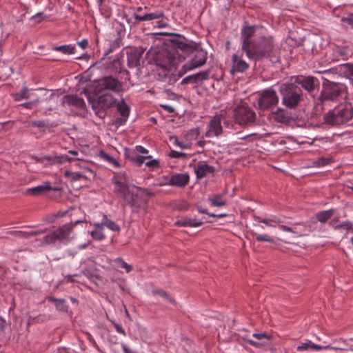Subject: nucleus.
Returning a JSON list of instances; mask_svg holds the SVG:
<instances>
[{"label":"nucleus","instance_id":"obj_34","mask_svg":"<svg viewBox=\"0 0 353 353\" xmlns=\"http://www.w3.org/2000/svg\"><path fill=\"white\" fill-rule=\"evenodd\" d=\"M269 40L271 43H272V47L273 46L272 45V39L271 38H265V37H263V38H261L259 41H257L256 43H252L251 46H250V48L252 50H253L254 48H259L261 50H265V41Z\"/></svg>","mask_w":353,"mask_h":353},{"label":"nucleus","instance_id":"obj_52","mask_svg":"<svg viewBox=\"0 0 353 353\" xmlns=\"http://www.w3.org/2000/svg\"><path fill=\"white\" fill-rule=\"evenodd\" d=\"M174 145L179 146V148H182V149H188L190 148V145L188 143H182V142H180L177 138H174Z\"/></svg>","mask_w":353,"mask_h":353},{"label":"nucleus","instance_id":"obj_33","mask_svg":"<svg viewBox=\"0 0 353 353\" xmlns=\"http://www.w3.org/2000/svg\"><path fill=\"white\" fill-rule=\"evenodd\" d=\"M99 157L103 159L104 161L108 162L112 164L113 166L116 168H119L120 166L119 162L112 156L109 155L104 151H101L99 152Z\"/></svg>","mask_w":353,"mask_h":353},{"label":"nucleus","instance_id":"obj_42","mask_svg":"<svg viewBox=\"0 0 353 353\" xmlns=\"http://www.w3.org/2000/svg\"><path fill=\"white\" fill-rule=\"evenodd\" d=\"M146 14L148 21L159 19L164 16V13L162 11H157L155 12L148 13Z\"/></svg>","mask_w":353,"mask_h":353},{"label":"nucleus","instance_id":"obj_31","mask_svg":"<svg viewBox=\"0 0 353 353\" xmlns=\"http://www.w3.org/2000/svg\"><path fill=\"white\" fill-rule=\"evenodd\" d=\"M117 110L121 114V115L123 117V120L125 121L129 115V107L124 103L123 101H121L119 102L117 104Z\"/></svg>","mask_w":353,"mask_h":353},{"label":"nucleus","instance_id":"obj_28","mask_svg":"<svg viewBox=\"0 0 353 353\" xmlns=\"http://www.w3.org/2000/svg\"><path fill=\"white\" fill-rule=\"evenodd\" d=\"M44 230H34V231H14L13 233L18 237L28 239L30 236H36L44 233Z\"/></svg>","mask_w":353,"mask_h":353},{"label":"nucleus","instance_id":"obj_10","mask_svg":"<svg viewBox=\"0 0 353 353\" xmlns=\"http://www.w3.org/2000/svg\"><path fill=\"white\" fill-rule=\"evenodd\" d=\"M291 82L294 83L297 86L298 85H301L303 88L307 90L309 92L313 91L315 88L316 84H318V81L313 77H296L294 79H291Z\"/></svg>","mask_w":353,"mask_h":353},{"label":"nucleus","instance_id":"obj_37","mask_svg":"<svg viewBox=\"0 0 353 353\" xmlns=\"http://www.w3.org/2000/svg\"><path fill=\"white\" fill-rule=\"evenodd\" d=\"M332 213H333L332 210L320 212L319 213H318L316 214V219L320 222L324 223L331 217V216L332 215Z\"/></svg>","mask_w":353,"mask_h":353},{"label":"nucleus","instance_id":"obj_32","mask_svg":"<svg viewBox=\"0 0 353 353\" xmlns=\"http://www.w3.org/2000/svg\"><path fill=\"white\" fill-rule=\"evenodd\" d=\"M30 90L27 87H23V89L17 93L13 94L15 101H19L23 99H27L30 97Z\"/></svg>","mask_w":353,"mask_h":353},{"label":"nucleus","instance_id":"obj_11","mask_svg":"<svg viewBox=\"0 0 353 353\" xmlns=\"http://www.w3.org/2000/svg\"><path fill=\"white\" fill-rule=\"evenodd\" d=\"M223 132L221 121L219 117H215L209 122L208 130L205 133V137H217Z\"/></svg>","mask_w":353,"mask_h":353},{"label":"nucleus","instance_id":"obj_25","mask_svg":"<svg viewBox=\"0 0 353 353\" xmlns=\"http://www.w3.org/2000/svg\"><path fill=\"white\" fill-rule=\"evenodd\" d=\"M274 118L278 122L286 123L288 121L289 116L286 112L282 108H278L276 111L273 112Z\"/></svg>","mask_w":353,"mask_h":353},{"label":"nucleus","instance_id":"obj_12","mask_svg":"<svg viewBox=\"0 0 353 353\" xmlns=\"http://www.w3.org/2000/svg\"><path fill=\"white\" fill-rule=\"evenodd\" d=\"M339 93L340 88L338 85H330L324 88L321 96L319 97V100L322 102L328 100L334 101L339 95Z\"/></svg>","mask_w":353,"mask_h":353},{"label":"nucleus","instance_id":"obj_57","mask_svg":"<svg viewBox=\"0 0 353 353\" xmlns=\"http://www.w3.org/2000/svg\"><path fill=\"white\" fill-rule=\"evenodd\" d=\"M344 21L347 22L350 26L353 28V14H350L347 17L343 19Z\"/></svg>","mask_w":353,"mask_h":353},{"label":"nucleus","instance_id":"obj_9","mask_svg":"<svg viewBox=\"0 0 353 353\" xmlns=\"http://www.w3.org/2000/svg\"><path fill=\"white\" fill-rule=\"evenodd\" d=\"M234 119L240 125H245L254 122L256 114L249 107L241 105L234 110Z\"/></svg>","mask_w":353,"mask_h":353},{"label":"nucleus","instance_id":"obj_20","mask_svg":"<svg viewBox=\"0 0 353 353\" xmlns=\"http://www.w3.org/2000/svg\"><path fill=\"white\" fill-rule=\"evenodd\" d=\"M51 190H52L51 183L49 181H46L43 183L41 185L28 189L26 192L27 193L32 194L34 196H38Z\"/></svg>","mask_w":353,"mask_h":353},{"label":"nucleus","instance_id":"obj_21","mask_svg":"<svg viewBox=\"0 0 353 353\" xmlns=\"http://www.w3.org/2000/svg\"><path fill=\"white\" fill-rule=\"evenodd\" d=\"M252 336L261 342L253 341L252 339L248 340V343L254 347H260L262 345H268V341H270L271 336L265 333H254Z\"/></svg>","mask_w":353,"mask_h":353},{"label":"nucleus","instance_id":"obj_23","mask_svg":"<svg viewBox=\"0 0 353 353\" xmlns=\"http://www.w3.org/2000/svg\"><path fill=\"white\" fill-rule=\"evenodd\" d=\"M259 221L269 227H275L276 224H280L284 222L282 217L274 215H272L268 218L260 219Z\"/></svg>","mask_w":353,"mask_h":353},{"label":"nucleus","instance_id":"obj_1","mask_svg":"<svg viewBox=\"0 0 353 353\" xmlns=\"http://www.w3.org/2000/svg\"><path fill=\"white\" fill-rule=\"evenodd\" d=\"M192 49V46L188 44L184 38H177L173 40V47L171 49L161 52L156 56L155 64L165 74L171 72L185 60V57L181 54V52H190Z\"/></svg>","mask_w":353,"mask_h":353},{"label":"nucleus","instance_id":"obj_26","mask_svg":"<svg viewBox=\"0 0 353 353\" xmlns=\"http://www.w3.org/2000/svg\"><path fill=\"white\" fill-rule=\"evenodd\" d=\"M101 223L102 224L103 227L105 226L109 230L114 231V232H117V231H119V230H120L119 225H117L115 222L109 219L106 215L103 216V219L101 220Z\"/></svg>","mask_w":353,"mask_h":353},{"label":"nucleus","instance_id":"obj_53","mask_svg":"<svg viewBox=\"0 0 353 353\" xmlns=\"http://www.w3.org/2000/svg\"><path fill=\"white\" fill-rule=\"evenodd\" d=\"M39 103V100H34L33 101H30L27 103H24L20 105V106H23L27 109L32 108L34 105H37Z\"/></svg>","mask_w":353,"mask_h":353},{"label":"nucleus","instance_id":"obj_14","mask_svg":"<svg viewBox=\"0 0 353 353\" xmlns=\"http://www.w3.org/2000/svg\"><path fill=\"white\" fill-rule=\"evenodd\" d=\"M189 181L188 174H176L170 177L168 181L160 185H169L176 187H184Z\"/></svg>","mask_w":353,"mask_h":353},{"label":"nucleus","instance_id":"obj_54","mask_svg":"<svg viewBox=\"0 0 353 353\" xmlns=\"http://www.w3.org/2000/svg\"><path fill=\"white\" fill-rule=\"evenodd\" d=\"M113 324L116 331L118 333L121 334L123 335H125V332L120 324H118L116 322H113Z\"/></svg>","mask_w":353,"mask_h":353},{"label":"nucleus","instance_id":"obj_61","mask_svg":"<svg viewBox=\"0 0 353 353\" xmlns=\"http://www.w3.org/2000/svg\"><path fill=\"white\" fill-rule=\"evenodd\" d=\"M123 353H137L136 352L129 349L125 345H122Z\"/></svg>","mask_w":353,"mask_h":353},{"label":"nucleus","instance_id":"obj_5","mask_svg":"<svg viewBox=\"0 0 353 353\" xmlns=\"http://www.w3.org/2000/svg\"><path fill=\"white\" fill-rule=\"evenodd\" d=\"M280 92L283 104L290 109L297 106L302 99L301 90L292 82L282 84Z\"/></svg>","mask_w":353,"mask_h":353},{"label":"nucleus","instance_id":"obj_36","mask_svg":"<svg viewBox=\"0 0 353 353\" xmlns=\"http://www.w3.org/2000/svg\"><path fill=\"white\" fill-rule=\"evenodd\" d=\"M48 301L54 303L57 310L60 311H65L67 306L63 299H57L53 297H49Z\"/></svg>","mask_w":353,"mask_h":353},{"label":"nucleus","instance_id":"obj_47","mask_svg":"<svg viewBox=\"0 0 353 353\" xmlns=\"http://www.w3.org/2000/svg\"><path fill=\"white\" fill-rule=\"evenodd\" d=\"M149 160L145 161V165L149 168H157L159 166V161L156 159H148Z\"/></svg>","mask_w":353,"mask_h":353},{"label":"nucleus","instance_id":"obj_27","mask_svg":"<svg viewBox=\"0 0 353 353\" xmlns=\"http://www.w3.org/2000/svg\"><path fill=\"white\" fill-rule=\"evenodd\" d=\"M210 204L213 207H221L226 204V201L223 199L222 194H215L209 198Z\"/></svg>","mask_w":353,"mask_h":353},{"label":"nucleus","instance_id":"obj_51","mask_svg":"<svg viewBox=\"0 0 353 353\" xmlns=\"http://www.w3.org/2000/svg\"><path fill=\"white\" fill-rule=\"evenodd\" d=\"M338 227L346 230H350L352 229L353 225L350 221H347L341 223Z\"/></svg>","mask_w":353,"mask_h":353},{"label":"nucleus","instance_id":"obj_3","mask_svg":"<svg viewBox=\"0 0 353 353\" xmlns=\"http://www.w3.org/2000/svg\"><path fill=\"white\" fill-rule=\"evenodd\" d=\"M257 29H259V27L254 26H245L241 30V48L249 59H259L269 56L272 51V43L269 40L265 41L264 50H261L259 48H254L253 50L250 48L252 43L250 39L254 34Z\"/></svg>","mask_w":353,"mask_h":353},{"label":"nucleus","instance_id":"obj_49","mask_svg":"<svg viewBox=\"0 0 353 353\" xmlns=\"http://www.w3.org/2000/svg\"><path fill=\"white\" fill-rule=\"evenodd\" d=\"M190 83H197L196 79H194V74L185 77L181 81L182 84H188Z\"/></svg>","mask_w":353,"mask_h":353},{"label":"nucleus","instance_id":"obj_50","mask_svg":"<svg viewBox=\"0 0 353 353\" xmlns=\"http://www.w3.org/2000/svg\"><path fill=\"white\" fill-rule=\"evenodd\" d=\"M311 341H307V342L303 343L301 345L297 346L296 350L298 351H303L310 348Z\"/></svg>","mask_w":353,"mask_h":353},{"label":"nucleus","instance_id":"obj_13","mask_svg":"<svg viewBox=\"0 0 353 353\" xmlns=\"http://www.w3.org/2000/svg\"><path fill=\"white\" fill-rule=\"evenodd\" d=\"M32 158L34 159L37 163H43L44 160H47L49 163L52 165L63 164L70 161V158H69V155L67 154L43 157L42 158H39L38 157H32Z\"/></svg>","mask_w":353,"mask_h":353},{"label":"nucleus","instance_id":"obj_63","mask_svg":"<svg viewBox=\"0 0 353 353\" xmlns=\"http://www.w3.org/2000/svg\"><path fill=\"white\" fill-rule=\"evenodd\" d=\"M208 216H212V217H224V216H226L227 214H208Z\"/></svg>","mask_w":353,"mask_h":353},{"label":"nucleus","instance_id":"obj_18","mask_svg":"<svg viewBox=\"0 0 353 353\" xmlns=\"http://www.w3.org/2000/svg\"><path fill=\"white\" fill-rule=\"evenodd\" d=\"M194 171L196 177L201 179L205 176L208 173H212L214 172V168L205 161H201L195 166Z\"/></svg>","mask_w":353,"mask_h":353},{"label":"nucleus","instance_id":"obj_17","mask_svg":"<svg viewBox=\"0 0 353 353\" xmlns=\"http://www.w3.org/2000/svg\"><path fill=\"white\" fill-rule=\"evenodd\" d=\"M248 63L242 59L241 57L236 54H233L232 72H243L248 68Z\"/></svg>","mask_w":353,"mask_h":353},{"label":"nucleus","instance_id":"obj_41","mask_svg":"<svg viewBox=\"0 0 353 353\" xmlns=\"http://www.w3.org/2000/svg\"><path fill=\"white\" fill-rule=\"evenodd\" d=\"M152 293L154 294V295H159L161 297H163L164 299L168 301L169 302L173 303L174 302V301L170 298L167 294L165 292H164L163 290H153L152 291Z\"/></svg>","mask_w":353,"mask_h":353},{"label":"nucleus","instance_id":"obj_40","mask_svg":"<svg viewBox=\"0 0 353 353\" xmlns=\"http://www.w3.org/2000/svg\"><path fill=\"white\" fill-rule=\"evenodd\" d=\"M331 160L328 158H319L312 163L314 167H323L330 164Z\"/></svg>","mask_w":353,"mask_h":353},{"label":"nucleus","instance_id":"obj_56","mask_svg":"<svg viewBox=\"0 0 353 353\" xmlns=\"http://www.w3.org/2000/svg\"><path fill=\"white\" fill-rule=\"evenodd\" d=\"M135 151L138 153L147 154L148 150L141 145H137L135 147Z\"/></svg>","mask_w":353,"mask_h":353},{"label":"nucleus","instance_id":"obj_6","mask_svg":"<svg viewBox=\"0 0 353 353\" xmlns=\"http://www.w3.org/2000/svg\"><path fill=\"white\" fill-rule=\"evenodd\" d=\"M189 45L192 46V51L190 52H182L181 54L185 57V59L187 57L188 54H194L193 57L185 64H184L182 68L179 71V77H182L185 73L189 71H191L195 68L201 67L203 65L207 60V52L202 49H196L195 45L192 43H188Z\"/></svg>","mask_w":353,"mask_h":353},{"label":"nucleus","instance_id":"obj_44","mask_svg":"<svg viewBox=\"0 0 353 353\" xmlns=\"http://www.w3.org/2000/svg\"><path fill=\"white\" fill-rule=\"evenodd\" d=\"M194 79H196V81L198 82L199 81L207 79L209 76V72L208 71L199 72L196 74H194Z\"/></svg>","mask_w":353,"mask_h":353},{"label":"nucleus","instance_id":"obj_62","mask_svg":"<svg viewBox=\"0 0 353 353\" xmlns=\"http://www.w3.org/2000/svg\"><path fill=\"white\" fill-rule=\"evenodd\" d=\"M331 349L334 350H344V348L342 347H332L330 345L325 346V350Z\"/></svg>","mask_w":353,"mask_h":353},{"label":"nucleus","instance_id":"obj_22","mask_svg":"<svg viewBox=\"0 0 353 353\" xmlns=\"http://www.w3.org/2000/svg\"><path fill=\"white\" fill-rule=\"evenodd\" d=\"M94 229L90 232L92 238L97 241L103 240L105 238L102 224L97 223L94 224Z\"/></svg>","mask_w":353,"mask_h":353},{"label":"nucleus","instance_id":"obj_39","mask_svg":"<svg viewBox=\"0 0 353 353\" xmlns=\"http://www.w3.org/2000/svg\"><path fill=\"white\" fill-rule=\"evenodd\" d=\"M116 263H118L121 268L125 270L127 273L132 270V266L125 263L121 258H117L114 260Z\"/></svg>","mask_w":353,"mask_h":353},{"label":"nucleus","instance_id":"obj_46","mask_svg":"<svg viewBox=\"0 0 353 353\" xmlns=\"http://www.w3.org/2000/svg\"><path fill=\"white\" fill-rule=\"evenodd\" d=\"M169 156L171 158L179 159V158H182V157H185L186 154L185 153L177 152L175 150H171Z\"/></svg>","mask_w":353,"mask_h":353},{"label":"nucleus","instance_id":"obj_43","mask_svg":"<svg viewBox=\"0 0 353 353\" xmlns=\"http://www.w3.org/2000/svg\"><path fill=\"white\" fill-rule=\"evenodd\" d=\"M146 159H151V156H136L132 159V161H134L138 166H141L142 164L145 163V160Z\"/></svg>","mask_w":353,"mask_h":353},{"label":"nucleus","instance_id":"obj_48","mask_svg":"<svg viewBox=\"0 0 353 353\" xmlns=\"http://www.w3.org/2000/svg\"><path fill=\"white\" fill-rule=\"evenodd\" d=\"M45 18L46 17L43 16V14L42 12H38L35 15L32 16L31 19L34 21L36 23H38Z\"/></svg>","mask_w":353,"mask_h":353},{"label":"nucleus","instance_id":"obj_4","mask_svg":"<svg viewBox=\"0 0 353 353\" xmlns=\"http://www.w3.org/2000/svg\"><path fill=\"white\" fill-rule=\"evenodd\" d=\"M353 118V107L350 103L339 105L329 111L324 117L325 122L331 125H341L347 123Z\"/></svg>","mask_w":353,"mask_h":353},{"label":"nucleus","instance_id":"obj_16","mask_svg":"<svg viewBox=\"0 0 353 353\" xmlns=\"http://www.w3.org/2000/svg\"><path fill=\"white\" fill-rule=\"evenodd\" d=\"M114 190L115 192L120 194V196L128 203H130V199L132 198L128 187L125 183L121 181H116L114 182Z\"/></svg>","mask_w":353,"mask_h":353},{"label":"nucleus","instance_id":"obj_2","mask_svg":"<svg viewBox=\"0 0 353 353\" xmlns=\"http://www.w3.org/2000/svg\"><path fill=\"white\" fill-rule=\"evenodd\" d=\"M122 90V84L112 77H105L99 79L94 85V92L99 103L104 107L114 104L113 94L119 93Z\"/></svg>","mask_w":353,"mask_h":353},{"label":"nucleus","instance_id":"obj_38","mask_svg":"<svg viewBox=\"0 0 353 353\" xmlns=\"http://www.w3.org/2000/svg\"><path fill=\"white\" fill-rule=\"evenodd\" d=\"M69 155V158H70V161H83V157L82 154H79V152L74 150H71L68 152V154Z\"/></svg>","mask_w":353,"mask_h":353},{"label":"nucleus","instance_id":"obj_64","mask_svg":"<svg viewBox=\"0 0 353 353\" xmlns=\"http://www.w3.org/2000/svg\"><path fill=\"white\" fill-rule=\"evenodd\" d=\"M6 324V321L0 317V331L3 330Z\"/></svg>","mask_w":353,"mask_h":353},{"label":"nucleus","instance_id":"obj_45","mask_svg":"<svg viewBox=\"0 0 353 353\" xmlns=\"http://www.w3.org/2000/svg\"><path fill=\"white\" fill-rule=\"evenodd\" d=\"M256 239L259 241H267L270 243H274V240L272 237L268 236L267 234H256Z\"/></svg>","mask_w":353,"mask_h":353},{"label":"nucleus","instance_id":"obj_29","mask_svg":"<svg viewBox=\"0 0 353 353\" xmlns=\"http://www.w3.org/2000/svg\"><path fill=\"white\" fill-rule=\"evenodd\" d=\"M53 50L58 52H61L65 54H73L75 52V47L72 45H63L60 46H56L53 48Z\"/></svg>","mask_w":353,"mask_h":353},{"label":"nucleus","instance_id":"obj_8","mask_svg":"<svg viewBox=\"0 0 353 353\" xmlns=\"http://www.w3.org/2000/svg\"><path fill=\"white\" fill-rule=\"evenodd\" d=\"M279 103V97L275 91L272 89L263 90L259 95L257 100V105L260 110H264L271 109Z\"/></svg>","mask_w":353,"mask_h":353},{"label":"nucleus","instance_id":"obj_59","mask_svg":"<svg viewBox=\"0 0 353 353\" xmlns=\"http://www.w3.org/2000/svg\"><path fill=\"white\" fill-rule=\"evenodd\" d=\"M134 19L139 21H148L146 14L144 15L134 14Z\"/></svg>","mask_w":353,"mask_h":353},{"label":"nucleus","instance_id":"obj_60","mask_svg":"<svg viewBox=\"0 0 353 353\" xmlns=\"http://www.w3.org/2000/svg\"><path fill=\"white\" fill-rule=\"evenodd\" d=\"M78 45L83 49H85L88 46V41L87 39H83L81 41L78 42Z\"/></svg>","mask_w":353,"mask_h":353},{"label":"nucleus","instance_id":"obj_19","mask_svg":"<svg viewBox=\"0 0 353 353\" xmlns=\"http://www.w3.org/2000/svg\"><path fill=\"white\" fill-rule=\"evenodd\" d=\"M142 53L137 50H132L127 52V60L129 67H137L140 63Z\"/></svg>","mask_w":353,"mask_h":353},{"label":"nucleus","instance_id":"obj_30","mask_svg":"<svg viewBox=\"0 0 353 353\" xmlns=\"http://www.w3.org/2000/svg\"><path fill=\"white\" fill-rule=\"evenodd\" d=\"M292 229H293L295 232H292V235L293 238L299 237L304 234L305 231V225L301 223H294L292 225Z\"/></svg>","mask_w":353,"mask_h":353},{"label":"nucleus","instance_id":"obj_35","mask_svg":"<svg viewBox=\"0 0 353 353\" xmlns=\"http://www.w3.org/2000/svg\"><path fill=\"white\" fill-rule=\"evenodd\" d=\"M64 175L66 178H68L71 181H80L81 179H85V176L81 172L65 171Z\"/></svg>","mask_w":353,"mask_h":353},{"label":"nucleus","instance_id":"obj_55","mask_svg":"<svg viewBox=\"0 0 353 353\" xmlns=\"http://www.w3.org/2000/svg\"><path fill=\"white\" fill-rule=\"evenodd\" d=\"M279 228L284 232H290L292 234V232H295L293 229H292L291 226H287L284 225H279Z\"/></svg>","mask_w":353,"mask_h":353},{"label":"nucleus","instance_id":"obj_58","mask_svg":"<svg viewBox=\"0 0 353 353\" xmlns=\"http://www.w3.org/2000/svg\"><path fill=\"white\" fill-rule=\"evenodd\" d=\"M310 348L312 350H316V351H319V350H322L325 349V347H323L321 345H317V344H315V343L311 342Z\"/></svg>","mask_w":353,"mask_h":353},{"label":"nucleus","instance_id":"obj_7","mask_svg":"<svg viewBox=\"0 0 353 353\" xmlns=\"http://www.w3.org/2000/svg\"><path fill=\"white\" fill-rule=\"evenodd\" d=\"M79 222V221H78L74 223H66L59 228L57 230L54 231L50 234L46 236L41 244H51L55 243L57 241H59L63 243H68L70 241L74 238L72 233V228Z\"/></svg>","mask_w":353,"mask_h":353},{"label":"nucleus","instance_id":"obj_15","mask_svg":"<svg viewBox=\"0 0 353 353\" xmlns=\"http://www.w3.org/2000/svg\"><path fill=\"white\" fill-rule=\"evenodd\" d=\"M61 103L63 106L77 107L79 108H83L85 106L84 101L74 95L65 96L62 99Z\"/></svg>","mask_w":353,"mask_h":353},{"label":"nucleus","instance_id":"obj_24","mask_svg":"<svg viewBox=\"0 0 353 353\" xmlns=\"http://www.w3.org/2000/svg\"><path fill=\"white\" fill-rule=\"evenodd\" d=\"M203 221L196 218H185L182 221H179L177 223L182 226L199 227L203 224Z\"/></svg>","mask_w":353,"mask_h":353}]
</instances>
